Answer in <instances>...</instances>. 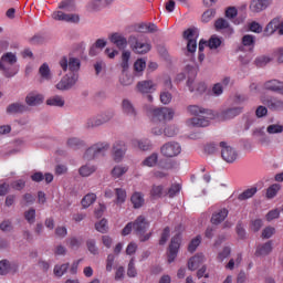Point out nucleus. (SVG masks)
Listing matches in <instances>:
<instances>
[{
  "label": "nucleus",
  "instance_id": "1",
  "mask_svg": "<svg viewBox=\"0 0 283 283\" xmlns=\"http://www.w3.org/2000/svg\"><path fill=\"white\" fill-rule=\"evenodd\" d=\"M186 109L190 116H196L187 120L188 127H209V117H206L209 116V111L198 105H189Z\"/></svg>",
  "mask_w": 283,
  "mask_h": 283
},
{
  "label": "nucleus",
  "instance_id": "2",
  "mask_svg": "<svg viewBox=\"0 0 283 283\" xmlns=\"http://www.w3.org/2000/svg\"><path fill=\"white\" fill-rule=\"evenodd\" d=\"M17 63V54L12 52H8L3 54L0 59V70L4 73V76L11 78L12 76H17L19 74V67L15 66Z\"/></svg>",
  "mask_w": 283,
  "mask_h": 283
},
{
  "label": "nucleus",
  "instance_id": "3",
  "mask_svg": "<svg viewBox=\"0 0 283 283\" xmlns=\"http://www.w3.org/2000/svg\"><path fill=\"white\" fill-rule=\"evenodd\" d=\"M107 151H109V143L98 142L86 149L83 158L84 160H94L98 158V156H105Z\"/></svg>",
  "mask_w": 283,
  "mask_h": 283
},
{
  "label": "nucleus",
  "instance_id": "4",
  "mask_svg": "<svg viewBox=\"0 0 283 283\" xmlns=\"http://www.w3.org/2000/svg\"><path fill=\"white\" fill-rule=\"evenodd\" d=\"M164 158H176L182 154V146L178 142H167L160 147Z\"/></svg>",
  "mask_w": 283,
  "mask_h": 283
},
{
  "label": "nucleus",
  "instance_id": "5",
  "mask_svg": "<svg viewBox=\"0 0 283 283\" xmlns=\"http://www.w3.org/2000/svg\"><path fill=\"white\" fill-rule=\"evenodd\" d=\"M128 43L135 54H147L151 52V43L140 42L136 35H130Z\"/></svg>",
  "mask_w": 283,
  "mask_h": 283
},
{
  "label": "nucleus",
  "instance_id": "6",
  "mask_svg": "<svg viewBox=\"0 0 283 283\" xmlns=\"http://www.w3.org/2000/svg\"><path fill=\"white\" fill-rule=\"evenodd\" d=\"M154 120H174L176 111L171 107L150 108Z\"/></svg>",
  "mask_w": 283,
  "mask_h": 283
},
{
  "label": "nucleus",
  "instance_id": "7",
  "mask_svg": "<svg viewBox=\"0 0 283 283\" xmlns=\"http://www.w3.org/2000/svg\"><path fill=\"white\" fill-rule=\"evenodd\" d=\"M184 39L187 42V52L188 54H195L196 50H198V30L188 29L184 32Z\"/></svg>",
  "mask_w": 283,
  "mask_h": 283
},
{
  "label": "nucleus",
  "instance_id": "8",
  "mask_svg": "<svg viewBox=\"0 0 283 283\" xmlns=\"http://www.w3.org/2000/svg\"><path fill=\"white\" fill-rule=\"evenodd\" d=\"M219 147L221 149V157L226 163L233 164L238 160V151L229 143L221 142Z\"/></svg>",
  "mask_w": 283,
  "mask_h": 283
},
{
  "label": "nucleus",
  "instance_id": "9",
  "mask_svg": "<svg viewBox=\"0 0 283 283\" xmlns=\"http://www.w3.org/2000/svg\"><path fill=\"white\" fill-rule=\"evenodd\" d=\"M261 103L266 105L271 112H283V99L277 96H263L261 97Z\"/></svg>",
  "mask_w": 283,
  "mask_h": 283
},
{
  "label": "nucleus",
  "instance_id": "10",
  "mask_svg": "<svg viewBox=\"0 0 283 283\" xmlns=\"http://www.w3.org/2000/svg\"><path fill=\"white\" fill-rule=\"evenodd\" d=\"M76 81H78V75L76 74H66L64 75L61 81L55 85L56 90L60 92H67L72 90L74 85H76Z\"/></svg>",
  "mask_w": 283,
  "mask_h": 283
},
{
  "label": "nucleus",
  "instance_id": "11",
  "mask_svg": "<svg viewBox=\"0 0 283 283\" xmlns=\"http://www.w3.org/2000/svg\"><path fill=\"white\" fill-rule=\"evenodd\" d=\"M187 87L190 94L195 96H202L207 92V84L205 82L196 81V78L189 77L187 80Z\"/></svg>",
  "mask_w": 283,
  "mask_h": 283
},
{
  "label": "nucleus",
  "instance_id": "12",
  "mask_svg": "<svg viewBox=\"0 0 283 283\" xmlns=\"http://www.w3.org/2000/svg\"><path fill=\"white\" fill-rule=\"evenodd\" d=\"M60 67H62L63 72H67V67L71 72H78L81 70V60L76 57L63 56L60 60Z\"/></svg>",
  "mask_w": 283,
  "mask_h": 283
},
{
  "label": "nucleus",
  "instance_id": "13",
  "mask_svg": "<svg viewBox=\"0 0 283 283\" xmlns=\"http://www.w3.org/2000/svg\"><path fill=\"white\" fill-rule=\"evenodd\" d=\"M125 154H127V144L123 140L115 142L113 144V160L122 163Z\"/></svg>",
  "mask_w": 283,
  "mask_h": 283
},
{
  "label": "nucleus",
  "instance_id": "14",
  "mask_svg": "<svg viewBox=\"0 0 283 283\" xmlns=\"http://www.w3.org/2000/svg\"><path fill=\"white\" fill-rule=\"evenodd\" d=\"M43 101H45V97L43 94L32 91L27 94L24 102L27 107H39V105H43Z\"/></svg>",
  "mask_w": 283,
  "mask_h": 283
},
{
  "label": "nucleus",
  "instance_id": "15",
  "mask_svg": "<svg viewBox=\"0 0 283 283\" xmlns=\"http://www.w3.org/2000/svg\"><path fill=\"white\" fill-rule=\"evenodd\" d=\"M242 112H244V108L242 106L229 107L220 113L219 118L221 120H233V118L240 116Z\"/></svg>",
  "mask_w": 283,
  "mask_h": 283
},
{
  "label": "nucleus",
  "instance_id": "16",
  "mask_svg": "<svg viewBox=\"0 0 283 283\" xmlns=\"http://www.w3.org/2000/svg\"><path fill=\"white\" fill-rule=\"evenodd\" d=\"M180 234L175 235L171 239L168 252V263L171 264L178 258V251L180 249Z\"/></svg>",
  "mask_w": 283,
  "mask_h": 283
},
{
  "label": "nucleus",
  "instance_id": "17",
  "mask_svg": "<svg viewBox=\"0 0 283 283\" xmlns=\"http://www.w3.org/2000/svg\"><path fill=\"white\" fill-rule=\"evenodd\" d=\"M147 229H149V223L147 219L143 216L137 217L136 220L133 222V230L136 235H144Z\"/></svg>",
  "mask_w": 283,
  "mask_h": 283
},
{
  "label": "nucleus",
  "instance_id": "18",
  "mask_svg": "<svg viewBox=\"0 0 283 283\" xmlns=\"http://www.w3.org/2000/svg\"><path fill=\"white\" fill-rule=\"evenodd\" d=\"M52 19H54V21H65L66 23H78V21H81L77 14H67L63 11L53 12Z\"/></svg>",
  "mask_w": 283,
  "mask_h": 283
},
{
  "label": "nucleus",
  "instance_id": "19",
  "mask_svg": "<svg viewBox=\"0 0 283 283\" xmlns=\"http://www.w3.org/2000/svg\"><path fill=\"white\" fill-rule=\"evenodd\" d=\"M157 87L156 83L151 80H145L137 83V91L139 94H154Z\"/></svg>",
  "mask_w": 283,
  "mask_h": 283
},
{
  "label": "nucleus",
  "instance_id": "20",
  "mask_svg": "<svg viewBox=\"0 0 283 283\" xmlns=\"http://www.w3.org/2000/svg\"><path fill=\"white\" fill-rule=\"evenodd\" d=\"M27 112H30V107L21 102H15L7 106V114L10 116H14V114H25Z\"/></svg>",
  "mask_w": 283,
  "mask_h": 283
},
{
  "label": "nucleus",
  "instance_id": "21",
  "mask_svg": "<svg viewBox=\"0 0 283 283\" xmlns=\"http://www.w3.org/2000/svg\"><path fill=\"white\" fill-rule=\"evenodd\" d=\"M271 253H273V241H266L256 247V258H266V255H271Z\"/></svg>",
  "mask_w": 283,
  "mask_h": 283
},
{
  "label": "nucleus",
  "instance_id": "22",
  "mask_svg": "<svg viewBox=\"0 0 283 283\" xmlns=\"http://www.w3.org/2000/svg\"><path fill=\"white\" fill-rule=\"evenodd\" d=\"M122 112L130 118H136V116H138V111H136V106H134V103H132V101L127 98H124L122 101Z\"/></svg>",
  "mask_w": 283,
  "mask_h": 283
},
{
  "label": "nucleus",
  "instance_id": "23",
  "mask_svg": "<svg viewBox=\"0 0 283 283\" xmlns=\"http://www.w3.org/2000/svg\"><path fill=\"white\" fill-rule=\"evenodd\" d=\"M109 41L116 45L118 50H125V48H127V38L118 32L111 34Z\"/></svg>",
  "mask_w": 283,
  "mask_h": 283
},
{
  "label": "nucleus",
  "instance_id": "24",
  "mask_svg": "<svg viewBox=\"0 0 283 283\" xmlns=\"http://www.w3.org/2000/svg\"><path fill=\"white\" fill-rule=\"evenodd\" d=\"M271 6V0H252L250 10L252 12H262Z\"/></svg>",
  "mask_w": 283,
  "mask_h": 283
},
{
  "label": "nucleus",
  "instance_id": "25",
  "mask_svg": "<svg viewBox=\"0 0 283 283\" xmlns=\"http://www.w3.org/2000/svg\"><path fill=\"white\" fill-rule=\"evenodd\" d=\"M244 48H249L250 52H253V49L255 48V38L251 34H245L242 38V45L239 46V52H243Z\"/></svg>",
  "mask_w": 283,
  "mask_h": 283
},
{
  "label": "nucleus",
  "instance_id": "26",
  "mask_svg": "<svg viewBox=\"0 0 283 283\" xmlns=\"http://www.w3.org/2000/svg\"><path fill=\"white\" fill-rule=\"evenodd\" d=\"M205 254L197 253L195 256L190 258L188 261L189 271H196L205 262Z\"/></svg>",
  "mask_w": 283,
  "mask_h": 283
},
{
  "label": "nucleus",
  "instance_id": "27",
  "mask_svg": "<svg viewBox=\"0 0 283 283\" xmlns=\"http://www.w3.org/2000/svg\"><path fill=\"white\" fill-rule=\"evenodd\" d=\"M167 196V189L163 185H154L150 189V198L158 200L159 198H165Z\"/></svg>",
  "mask_w": 283,
  "mask_h": 283
},
{
  "label": "nucleus",
  "instance_id": "28",
  "mask_svg": "<svg viewBox=\"0 0 283 283\" xmlns=\"http://www.w3.org/2000/svg\"><path fill=\"white\" fill-rule=\"evenodd\" d=\"M227 216H229V210H227V208L218 210L212 214V218H211L212 224H220L224 222V220H227Z\"/></svg>",
  "mask_w": 283,
  "mask_h": 283
},
{
  "label": "nucleus",
  "instance_id": "29",
  "mask_svg": "<svg viewBox=\"0 0 283 283\" xmlns=\"http://www.w3.org/2000/svg\"><path fill=\"white\" fill-rule=\"evenodd\" d=\"M134 209H140L145 205V196L142 192H134L130 197Z\"/></svg>",
  "mask_w": 283,
  "mask_h": 283
},
{
  "label": "nucleus",
  "instance_id": "30",
  "mask_svg": "<svg viewBox=\"0 0 283 283\" xmlns=\"http://www.w3.org/2000/svg\"><path fill=\"white\" fill-rule=\"evenodd\" d=\"M46 105H50V107H63L65 99L61 95H54L46 99Z\"/></svg>",
  "mask_w": 283,
  "mask_h": 283
},
{
  "label": "nucleus",
  "instance_id": "31",
  "mask_svg": "<svg viewBox=\"0 0 283 283\" xmlns=\"http://www.w3.org/2000/svg\"><path fill=\"white\" fill-rule=\"evenodd\" d=\"M114 0H92L88 2L90 10H102V8H106Z\"/></svg>",
  "mask_w": 283,
  "mask_h": 283
},
{
  "label": "nucleus",
  "instance_id": "32",
  "mask_svg": "<svg viewBox=\"0 0 283 283\" xmlns=\"http://www.w3.org/2000/svg\"><path fill=\"white\" fill-rule=\"evenodd\" d=\"M256 193H258V187L248 188L238 196V200H240V202L244 200H249L253 198V196H255Z\"/></svg>",
  "mask_w": 283,
  "mask_h": 283
},
{
  "label": "nucleus",
  "instance_id": "33",
  "mask_svg": "<svg viewBox=\"0 0 283 283\" xmlns=\"http://www.w3.org/2000/svg\"><path fill=\"white\" fill-rule=\"evenodd\" d=\"M95 171H96V166L90 165V164H86V165L80 167V169H78V174L83 178H87V177L92 176V174H94Z\"/></svg>",
  "mask_w": 283,
  "mask_h": 283
},
{
  "label": "nucleus",
  "instance_id": "34",
  "mask_svg": "<svg viewBox=\"0 0 283 283\" xmlns=\"http://www.w3.org/2000/svg\"><path fill=\"white\" fill-rule=\"evenodd\" d=\"M39 74L41 78L44 81H51L52 80V71L50 70V65L48 63H43L39 69Z\"/></svg>",
  "mask_w": 283,
  "mask_h": 283
},
{
  "label": "nucleus",
  "instance_id": "35",
  "mask_svg": "<svg viewBox=\"0 0 283 283\" xmlns=\"http://www.w3.org/2000/svg\"><path fill=\"white\" fill-rule=\"evenodd\" d=\"M280 28V18H274L272 21L269 22V24L265 28V32L271 35L275 34Z\"/></svg>",
  "mask_w": 283,
  "mask_h": 283
},
{
  "label": "nucleus",
  "instance_id": "36",
  "mask_svg": "<svg viewBox=\"0 0 283 283\" xmlns=\"http://www.w3.org/2000/svg\"><path fill=\"white\" fill-rule=\"evenodd\" d=\"M115 195H116L115 205H125V201L127 200V191L123 188H116Z\"/></svg>",
  "mask_w": 283,
  "mask_h": 283
},
{
  "label": "nucleus",
  "instance_id": "37",
  "mask_svg": "<svg viewBox=\"0 0 283 283\" xmlns=\"http://www.w3.org/2000/svg\"><path fill=\"white\" fill-rule=\"evenodd\" d=\"M127 171H129V167L118 165L113 168L112 176H113V178H120V176H125V174H127Z\"/></svg>",
  "mask_w": 283,
  "mask_h": 283
},
{
  "label": "nucleus",
  "instance_id": "38",
  "mask_svg": "<svg viewBox=\"0 0 283 283\" xmlns=\"http://www.w3.org/2000/svg\"><path fill=\"white\" fill-rule=\"evenodd\" d=\"M142 165L144 167H156V165H158V153H153L142 163Z\"/></svg>",
  "mask_w": 283,
  "mask_h": 283
},
{
  "label": "nucleus",
  "instance_id": "39",
  "mask_svg": "<svg viewBox=\"0 0 283 283\" xmlns=\"http://www.w3.org/2000/svg\"><path fill=\"white\" fill-rule=\"evenodd\" d=\"M134 147H138L142 151H149L151 149V143L149 140H140V139H135L133 140Z\"/></svg>",
  "mask_w": 283,
  "mask_h": 283
},
{
  "label": "nucleus",
  "instance_id": "40",
  "mask_svg": "<svg viewBox=\"0 0 283 283\" xmlns=\"http://www.w3.org/2000/svg\"><path fill=\"white\" fill-rule=\"evenodd\" d=\"M96 202V193H87L83 199H82V207L83 209H87L88 207H92Z\"/></svg>",
  "mask_w": 283,
  "mask_h": 283
},
{
  "label": "nucleus",
  "instance_id": "41",
  "mask_svg": "<svg viewBox=\"0 0 283 283\" xmlns=\"http://www.w3.org/2000/svg\"><path fill=\"white\" fill-rule=\"evenodd\" d=\"M101 122L97 117V115L90 117L86 123H85V128L86 129H96V127H101Z\"/></svg>",
  "mask_w": 283,
  "mask_h": 283
},
{
  "label": "nucleus",
  "instance_id": "42",
  "mask_svg": "<svg viewBox=\"0 0 283 283\" xmlns=\"http://www.w3.org/2000/svg\"><path fill=\"white\" fill-rule=\"evenodd\" d=\"M99 120V125H105V123H109L112 118H114V112H104L102 114L96 115Z\"/></svg>",
  "mask_w": 283,
  "mask_h": 283
},
{
  "label": "nucleus",
  "instance_id": "43",
  "mask_svg": "<svg viewBox=\"0 0 283 283\" xmlns=\"http://www.w3.org/2000/svg\"><path fill=\"white\" fill-rule=\"evenodd\" d=\"M220 45H222V40L217 35H212L208 41V48H210V50H218Z\"/></svg>",
  "mask_w": 283,
  "mask_h": 283
},
{
  "label": "nucleus",
  "instance_id": "44",
  "mask_svg": "<svg viewBox=\"0 0 283 283\" xmlns=\"http://www.w3.org/2000/svg\"><path fill=\"white\" fill-rule=\"evenodd\" d=\"M202 242V237L197 235L195 239H192L188 245L189 253H195L196 249L200 247Z\"/></svg>",
  "mask_w": 283,
  "mask_h": 283
},
{
  "label": "nucleus",
  "instance_id": "45",
  "mask_svg": "<svg viewBox=\"0 0 283 283\" xmlns=\"http://www.w3.org/2000/svg\"><path fill=\"white\" fill-rule=\"evenodd\" d=\"M67 269H70V263H64L62 265H55L54 266V274L57 277H63V275H65V273H67Z\"/></svg>",
  "mask_w": 283,
  "mask_h": 283
},
{
  "label": "nucleus",
  "instance_id": "46",
  "mask_svg": "<svg viewBox=\"0 0 283 283\" xmlns=\"http://www.w3.org/2000/svg\"><path fill=\"white\" fill-rule=\"evenodd\" d=\"M159 98H160V103H163V105H169V103H171L174 95H171V93L169 91H161L159 94Z\"/></svg>",
  "mask_w": 283,
  "mask_h": 283
},
{
  "label": "nucleus",
  "instance_id": "47",
  "mask_svg": "<svg viewBox=\"0 0 283 283\" xmlns=\"http://www.w3.org/2000/svg\"><path fill=\"white\" fill-rule=\"evenodd\" d=\"M66 145L71 149H78V147H82L83 140H81L78 137H71L67 139Z\"/></svg>",
  "mask_w": 283,
  "mask_h": 283
},
{
  "label": "nucleus",
  "instance_id": "48",
  "mask_svg": "<svg viewBox=\"0 0 283 283\" xmlns=\"http://www.w3.org/2000/svg\"><path fill=\"white\" fill-rule=\"evenodd\" d=\"M24 218L29 224H34L36 220V210H34V208L29 209L24 212Z\"/></svg>",
  "mask_w": 283,
  "mask_h": 283
},
{
  "label": "nucleus",
  "instance_id": "49",
  "mask_svg": "<svg viewBox=\"0 0 283 283\" xmlns=\"http://www.w3.org/2000/svg\"><path fill=\"white\" fill-rule=\"evenodd\" d=\"M272 61H273V59H271L266 55H261L255 59L254 63L258 67H264V65H269V63H271Z\"/></svg>",
  "mask_w": 283,
  "mask_h": 283
},
{
  "label": "nucleus",
  "instance_id": "50",
  "mask_svg": "<svg viewBox=\"0 0 283 283\" xmlns=\"http://www.w3.org/2000/svg\"><path fill=\"white\" fill-rule=\"evenodd\" d=\"M95 229L98 231V233H107L108 227H107V219H102L97 223H95Z\"/></svg>",
  "mask_w": 283,
  "mask_h": 283
},
{
  "label": "nucleus",
  "instance_id": "51",
  "mask_svg": "<svg viewBox=\"0 0 283 283\" xmlns=\"http://www.w3.org/2000/svg\"><path fill=\"white\" fill-rule=\"evenodd\" d=\"M181 189H182V187L180 186V184H174L167 190V196H169V198H175V196H178V193H180Z\"/></svg>",
  "mask_w": 283,
  "mask_h": 283
},
{
  "label": "nucleus",
  "instance_id": "52",
  "mask_svg": "<svg viewBox=\"0 0 283 283\" xmlns=\"http://www.w3.org/2000/svg\"><path fill=\"white\" fill-rule=\"evenodd\" d=\"M86 247H87L90 253H92V255H98V247H96V240L88 239L86 241Z\"/></svg>",
  "mask_w": 283,
  "mask_h": 283
},
{
  "label": "nucleus",
  "instance_id": "53",
  "mask_svg": "<svg viewBox=\"0 0 283 283\" xmlns=\"http://www.w3.org/2000/svg\"><path fill=\"white\" fill-rule=\"evenodd\" d=\"M129 59H132V52L124 51L122 54V67L123 70L129 69Z\"/></svg>",
  "mask_w": 283,
  "mask_h": 283
},
{
  "label": "nucleus",
  "instance_id": "54",
  "mask_svg": "<svg viewBox=\"0 0 283 283\" xmlns=\"http://www.w3.org/2000/svg\"><path fill=\"white\" fill-rule=\"evenodd\" d=\"M277 191H280V185L273 184L266 190V198L271 199L277 196Z\"/></svg>",
  "mask_w": 283,
  "mask_h": 283
},
{
  "label": "nucleus",
  "instance_id": "55",
  "mask_svg": "<svg viewBox=\"0 0 283 283\" xmlns=\"http://www.w3.org/2000/svg\"><path fill=\"white\" fill-rule=\"evenodd\" d=\"M11 189H14V191H21L25 189V180L18 179L11 182L10 185Z\"/></svg>",
  "mask_w": 283,
  "mask_h": 283
},
{
  "label": "nucleus",
  "instance_id": "56",
  "mask_svg": "<svg viewBox=\"0 0 283 283\" xmlns=\"http://www.w3.org/2000/svg\"><path fill=\"white\" fill-rule=\"evenodd\" d=\"M231 255V248L230 247H224L221 252H219L217 260L218 262H222L227 260Z\"/></svg>",
  "mask_w": 283,
  "mask_h": 283
},
{
  "label": "nucleus",
  "instance_id": "57",
  "mask_svg": "<svg viewBox=\"0 0 283 283\" xmlns=\"http://www.w3.org/2000/svg\"><path fill=\"white\" fill-rule=\"evenodd\" d=\"M213 17H216V9H209L206 12H203V14L201 17V21L203 23H209V21H211V19H213Z\"/></svg>",
  "mask_w": 283,
  "mask_h": 283
},
{
  "label": "nucleus",
  "instance_id": "58",
  "mask_svg": "<svg viewBox=\"0 0 283 283\" xmlns=\"http://www.w3.org/2000/svg\"><path fill=\"white\" fill-rule=\"evenodd\" d=\"M8 273H10V261H0V275H8Z\"/></svg>",
  "mask_w": 283,
  "mask_h": 283
},
{
  "label": "nucleus",
  "instance_id": "59",
  "mask_svg": "<svg viewBox=\"0 0 283 283\" xmlns=\"http://www.w3.org/2000/svg\"><path fill=\"white\" fill-rule=\"evenodd\" d=\"M216 30H227L229 28V21L224 20V18H219L214 22Z\"/></svg>",
  "mask_w": 283,
  "mask_h": 283
},
{
  "label": "nucleus",
  "instance_id": "60",
  "mask_svg": "<svg viewBox=\"0 0 283 283\" xmlns=\"http://www.w3.org/2000/svg\"><path fill=\"white\" fill-rule=\"evenodd\" d=\"M268 134H282L283 126L277 124L269 125L266 128Z\"/></svg>",
  "mask_w": 283,
  "mask_h": 283
},
{
  "label": "nucleus",
  "instance_id": "61",
  "mask_svg": "<svg viewBox=\"0 0 283 283\" xmlns=\"http://www.w3.org/2000/svg\"><path fill=\"white\" fill-rule=\"evenodd\" d=\"M147 67V62L144 59H138L134 64L135 72H144Z\"/></svg>",
  "mask_w": 283,
  "mask_h": 283
},
{
  "label": "nucleus",
  "instance_id": "62",
  "mask_svg": "<svg viewBox=\"0 0 283 283\" xmlns=\"http://www.w3.org/2000/svg\"><path fill=\"white\" fill-rule=\"evenodd\" d=\"M127 275L128 277H136V275H138V272L136 271V265L134 263V259H132L128 263Z\"/></svg>",
  "mask_w": 283,
  "mask_h": 283
},
{
  "label": "nucleus",
  "instance_id": "63",
  "mask_svg": "<svg viewBox=\"0 0 283 283\" xmlns=\"http://www.w3.org/2000/svg\"><path fill=\"white\" fill-rule=\"evenodd\" d=\"M235 17H238V9L235 7H229L226 10V18L231 21V20L235 19Z\"/></svg>",
  "mask_w": 283,
  "mask_h": 283
},
{
  "label": "nucleus",
  "instance_id": "64",
  "mask_svg": "<svg viewBox=\"0 0 283 283\" xmlns=\"http://www.w3.org/2000/svg\"><path fill=\"white\" fill-rule=\"evenodd\" d=\"M274 233H275V228L268 227V228L263 229L262 238L265 239V240H269V238H273Z\"/></svg>",
  "mask_w": 283,
  "mask_h": 283
}]
</instances>
